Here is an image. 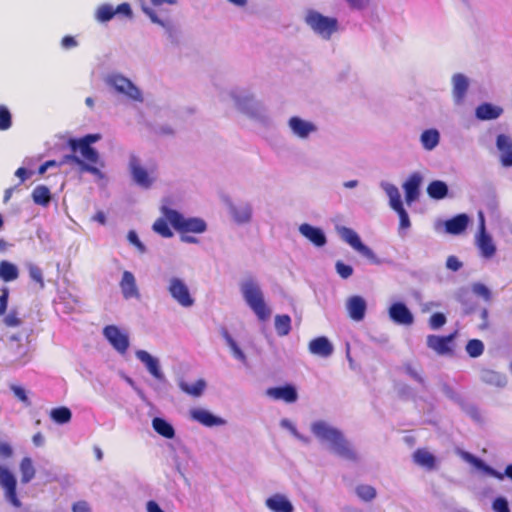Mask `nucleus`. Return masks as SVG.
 I'll return each mask as SVG.
<instances>
[{
	"label": "nucleus",
	"instance_id": "nucleus-1",
	"mask_svg": "<svg viewBox=\"0 0 512 512\" xmlns=\"http://www.w3.org/2000/svg\"><path fill=\"white\" fill-rule=\"evenodd\" d=\"M312 434L333 454L348 460L356 461L357 453L343 433L325 420H316L310 426Z\"/></svg>",
	"mask_w": 512,
	"mask_h": 512
},
{
	"label": "nucleus",
	"instance_id": "nucleus-2",
	"mask_svg": "<svg viewBox=\"0 0 512 512\" xmlns=\"http://www.w3.org/2000/svg\"><path fill=\"white\" fill-rule=\"evenodd\" d=\"M240 294L245 304L260 321H266L271 316V309L266 303L264 292L257 279L246 277L239 283Z\"/></svg>",
	"mask_w": 512,
	"mask_h": 512
},
{
	"label": "nucleus",
	"instance_id": "nucleus-3",
	"mask_svg": "<svg viewBox=\"0 0 512 512\" xmlns=\"http://www.w3.org/2000/svg\"><path fill=\"white\" fill-rule=\"evenodd\" d=\"M152 6L143 4L141 9L143 13L150 19V21L162 28L164 35L170 42H175L179 36V29L177 24L171 17L168 9L159 8L164 4L176 5L177 0H150Z\"/></svg>",
	"mask_w": 512,
	"mask_h": 512
},
{
	"label": "nucleus",
	"instance_id": "nucleus-4",
	"mask_svg": "<svg viewBox=\"0 0 512 512\" xmlns=\"http://www.w3.org/2000/svg\"><path fill=\"white\" fill-rule=\"evenodd\" d=\"M305 25L323 40H330L338 31V20L335 17L326 16L316 9L308 8L304 12Z\"/></svg>",
	"mask_w": 512,
	"mask_h": 512
},
{
	"label": "nucleus",
	"instance_id": "nucleus-5",
	"mask_svg": "<svg viewBox=\"0 0 512 512\" xmlns=\"http://www.w3.org/2000/svg\"><path fill=\"white\" fill-rule=\"evenodd\" d=\"M221 99L231 102L238 111L251 117L256 116L261 108L254 94L242 87H232L224 91L221 94Z\"/></svg>",
	"mask_w": 512,
	"mask_h": 512
},
{
	"label": "nucleus",
	"instance_id": "nucleus-6",
	"mask_svg": "<svg viewBox=\"0 0 512 512\" xmlns=\"http://www.w3.org/2000/svg\"><path fill=\"white\" fill-rule=\"evenodd\" d=\"M128 169L131 179L141 189L148 190L158 180V168L155 163H143L137 156L129 158Z\"/></svg>",
	"mask_w": 512,
	"mask_h": 512
},
{
	"label": "nucleus",
	"instance_id": "nucleus-7",
	"mask_svg": "<svg viewBox=\"0 0 512 512\" xmlns=\"http://www.w3.org/2000/svg\"><path fill=\"white\" fill-rule=\"evenodd\" d=\"M104 82L114 92L122 95L127 100L138 103H142L144 101L141 89L121 73L112 72L107 74L104 78Z\"/></svg>",
	"mask_w": 512,
	"mask_h": 512
},
{
	"label": "nucleus",
	"instance_id": "nucleus-8",
	"mask_svg": "<svg viewBox=\"0 0 512 512\" xmlns=\"http://www.w3.org/2000/svg\"><path fill=\"white\" fill-rule=\"evenodd\" d=\"M161 213L166 215L169 223L179 233H204L207 229L205 221L197 217H185L177 210L168 208L167 206L161 207Z\"/></svg>",
	"mask_w": 512,
	"mask_h": 512
},
{
	"label": "nucleus",
	"instance_id": "nucleus-9",
	"mask_svg": "<svg viewBox=\"0 0 512 512\" xmlns=\"http://www.w3.org/2000/svg\"><path fill=\"white\" fill-rule=\"evenodd\" d=\"M100 139V134H88L78 139L71 138L68 141V145L72 152L77 153L78 156L85 161V163H89L90 165H94L96 167H103L104 163L101 161L98 151L91 147L93 143H96Z\"/></svg>",
	"mask_w": 512,
	"mask_h": 512
},
{
	"label": "nucleus",
	"instance_id": "nucleus-10",
	"mask_svg": "<svg viewBox=\"0 0 512 512\" xmlns=\"http://www.w3.org/2000/svg\"><path fill=\"white\" fill-rule=\"evenodd\" d=\"M289 135L298 141L307 142L319 132L317 123L303 118L300 115H292L286 122Z\"/></svg>",
	"mask_w": 512,
	"mask_h": 512
},
{
	"label": "nucleus",
	"instance_id": "nucleus-11",
	"mask_svg": "<svg viewBox=\"0 0 512 512\" xmlns=\"http://www.w3.org/2000/svg\"><path fill=\"white\" fill-rule=\"evenodd\" d=\"M337 232L341 239L350 245L355 251L375 264L380 263L373 250L362 243L359 235L353 229L341 226L337 227Z\"/></svg>",
	"mask_w": 512,
	"mask_h": 512
},
{
	"label": "nucleus",
	"instance_id": "nucleus-12",
	"mask_svg": "<svg viewBox=\"0 0 512 512\" xmlns=\"http://www.w3.org/2000/svg\"><path fill=\"white\" fill-rule=\"evenodd\" d=\"M167 290L170 296L184 308L192 307L195 303L186 282L179 277H171L168 280Z\"/></svg>",
	"mask_w": 512,
	"mask_h": 512
},
{
	"label": "nucleus",
	"instance_id": "nucleus-13",
	"mask_svg": "<svg viewBox=\"0 0 512 512\" xmlns=\"http://www.w3.org/2000/svg\"><path fill=\"white\" fill-rule=\"evenodd\" d=\"M16 486V477L12 471L5 465H0V487L4 491V497L12 506L20 508L22 503L17 497Z\"/></svg>",
	"mask_w": 512,
	"mask_h": 512
},
{
	"label": "nucleus",
	"instance_id": "nucleus-14",
	"mask_svg": "<svg viewBox=\"0 0 512 512\" xmlns=\"http://www.w3.org/2000/svg\"><path fill=\"white\" fill-rule=\"evenodd\" d=\"M103 336L109 344L121 355L129 348V335L126 330L116 325H107L103 328Z\"/></svg>",
	"mask_w": 512,
	"mask_h": 512
},
{
	"label": "nucleus",
	"instance_id": "nucleus-15",
	"mask_svg": "<svg viewBox=\"0 0 512 512\" xmlns=\"http://www.w3.org/2000/svg\"><path fill=\"white\" fill-rule=\"evenodd\" d=\"M115 15H123L132 18L133 12L129 3H122L116 8L108 3L99 5L94 13V18L99 23L109 22Z\"/></svg>",
	"mask_w": 512,
	"mask_h": 512
},
{
	"label": "nucleus",
	"instance_id": "nucleus-16",
	"mask_svg": "<svg viewBox=\"0 0 512 512\" xmlns=\"http://www.w3.org/2000/svg\"><path fill=\"white\" fill-rule=\"evenodd\" d=\"M469 222V216L463 213L458 214L455 217L448 219L446 221L439 220L435 222L434 229L436 232L444 231L446 234L460 235L466 230Z\"/></svg>",
	"mask_w": 512,
	"mask_h": 512
},
{
	"label": "nucleus",
	"instance_id": "nucleus-17",
	"mask_svg": "<svg viewBox=\"0 0 512 512\" xmlns=\"http://www.w3.org/2000/svg\"><path fill=\"white\" fill-rule=\"evenodd\" d=\"M189 416L191 420L209 428L225 426L227 424L224 418L216 416L209 410L201 407L190 409Z\"/></svg>",
	"mask_w": 512,
	"mask_h": 512
},
{
	"label": "nucleus",
	"instance_id": "nucleus-18",
	"mask_svg": "<svg viewBox=\"0 0 512 512\" xmlns=\"http://www.w3.org/2000/svg\"><path fill=\"white\" fill-rule=\"evenodd\" d=\"M136 358L145 366L146 370L151 374L153 378L160 382H165L166 377L161 368L160 360L152 356L145 350H137L135 352Z\"/></svg>",
	"mask_w": 512,
	"mask_h": 512
},
{
	"label": "nucleus",
	"instance_id": "nucleus-19",
	"mask_svg": "<svg viewBox=\"0 0 512 512\" xmlns=\"http://www.w3.org/2000/svg\"><path fill=\"white\" fill-rule=\"evenodd\" d=\"M456 334L448 336L428 335L426 338L427 347L433 350L437 355L445 356L453 353L452 342Z\"/></svg>",
	"mask_w": 512,
	"mask_h": 512
},
{
	"label": "nucleus",
	"instance_id": "nucleus-20",
	"mask_svg": "<svg viewBox=\"0 0 512 512\" xmlns=\"http://www.w3.org/2000/svg\"><path fill=\"white\" fill-rule=\"evenodd\" d=\"M462 457L465 461L469 462L475 468H477L478 470L482 471L483 473H485L489 476L495 477L499 480H503L504 477L506 476L512 480V464H510L506 467L505 472L503 474V473L496 471L492 467L488 466L481 459L475 457L474 455H472L468 452H463Z\"/></svg>",
	"mask_w": 512,
	"mask_h": 512
},
{
	"label": "nucleus",
	"instance_id": "nucleus-21",
	"mask_svg": "<svg viewBox=\"0 0 512 512\" xmlns=\"http://www.w3.org/2000/svg\"><path fill=\"white\" fill-rule=\"evenodd\" d=\"M119 287L124 299L130 300L140 298V291L136 282V278L132 272L125 270L122 273Z\"/></svg>",
	"mask_w": 512,
	"mask_h": 512
},
{
	"label": "nucleus",
	"instance_id": "nucleus-22",
	"mask_svg": "<svg viewBox=\"0 0 512 512\" xmlns=\"http://www.w3.org/2000/svg\"><path fill=\"white\" fill-rule=\"evenodd\" d=\"M345 306L347 313L352 320L360 322L365 318L367 302L362 296L353 295L349 297L346 300Z\"/></svg>",
	"mask_w": 512,
	"mask_h": 512
},
{
	"label": "nucleus",
	"instance_id": "nucleus-23",
	"mask_svg": "<svg viewBox=\"0 0 512 512\" xmlns=\"http://www.w3.org/2000/svg\"><path fill=\"white\" fill-rule=\"evenodd\" d=\"M266 508L271 512H294L295 508L289 497L283 493H275L265 500Z\"/></svg>",
	"mask_w": 512,
	"mask_h": 512
},
{
	"label": "nucleus",
	"instance_id": "nucleus-24",
	"mask_svg": "<svg viewBox=\"0 0 512 512\" xmlns=\"http://www.w3.org/2000/svg\"><path fill=\"white\" fill-rule=\"evenodd\" d=\"M451 82L453 100L455 104L461 105L469 88V79L464 74L456 73L452 76Z\"/></svg>",
	"mask_w": 512,
	"mask_h": 512
},
{
	"label": "nucleus",
	"instance_id": "nucleus-25",
	"mask_svg": "<svg viewBox=\"0 0 512 512\" xmlns=\"http://www.w3.org/2000/svg\"><path fill=\"white\" fill-rule=\"evenodd\" d=\"M299 233L316 247H323L327 243L324 231L308 223H303L299 226Z\"/></svg>",
	"mask_w": 512,
	"mask_h": 512
},
{
	"label": "nucleus",
	"instance_id": "nucleus-26",
	"mask_svg": "<svg viewBox=\"0 0 512 512\" xmlns=\"http://www.w3.org/2000/svg\"><path fill=\"white\" fill-rule=\"evenodd\" d=\"M475 245L479 249L480 256L485 259L492 258L496 253V246L492 237L487 232H477Z\"/></svg>",
	"mask_w": 512,
	"mask_h": 512
},
{
	"label": "nucleus",
	"instance_id": "nucleus-27",
	"mask_svg": "<svg viewBox=\"0 0 512 512\" xmlns=\"http://www.w3.org/2000/svg\"><path fill=\"white\" fill-rule=\"evenodd\" d=\"M389 316L396 324L411 325L414 321L413 314L403 303H394L389 308Z\"/></svg>",
	"mask_w": 512,
	"mask_h": 512
},
{
	"label": "nucleus",
	"instance_id": "nucleus-28",
	"mask_svg": "<svg viewBox=\"0 0 512 512\" xmlns=\"http://www.w3.org/2000/svg\"><path fill=\"white\" fill-rule=\"evenodd\" d=\"M267 395L275 400H282L286 403H294L298 399V393L293 385L273 387L267 390Z\"/></svg>",
	"mask_w": 512,
	"mask_h": 512
},
{
	"label": "nucleus",
	"instance_id": "nucleus-29",
	"mask_svg": "<svg viewBox=\"0 0 512 512\" xmlns=\"http://www.w3.org/2000/svg\"><path fill=\"white\" fill-rule=\"evenodd\" d=\"M422 176L419 172L412 173L403 184L406 202L412 204L419 195V187L422 183Z\"/></svg>",
	"mask_w": 512,
	"mask_h": 512
},
{
	"label": "nucleus",
	"instance_id": "nucleus-30",
	"mask_svg": "<svg viewBox=\"0 0 512 512\" xmlns=\"http://www.w3.org/2000/svg\"><path fill=\"white\" fill-rule=\"evenodd\" d=\"M308 348L311 354L323 358L329 357L334 351L332 343L325 336L317 337L311 340Z\"/></svg>",
	"mask_w": 512,
	"mask_h": 512
},
{
	"label": "nucleus",
	"instance_id": "nucleus-31",
	"mask_svg": "<svg viewBox=\"0 0 512 512\" xmlns=\"http://www.w3.org/2000/svg\"><path fill=\"white\" fill-rule=\"evenodd\" d=\"M252 206L249 203L231 204L229 213L237 224H247L252 218Z\"/></svg>",
	"mask_w": 512,
	"mask_h": 512
},
{
	"label": "nucleus",
	"instance_id": "nucleus-32",
	"mask_svg": "<svg viewBox=\"0 0 512 512\" xmlns=\"http://www.w3.org/2000/svg\"><path fill=\"white\" fill-rule=\"evenodd\" d=\"M61 163L76 164L80 167L81 171L91 173L94 176L98 177L99 179L104 178V174L102 173L99 167L90 165L89 163H85V161L82 160L77 153L73 152L72 154L65 155Z\"/></svg>",
	"mask_w": 512,
	"mask_h": 512
},
{
	"label": "nucleus",
	"instance_id": "nucleus-33",
	"mask_svg": "<svg viewBox=\"0 0 512 512\" xmlns=\"http://www.w3.org/2000/svg\"><path fill=\"white\" fill-rule=\"evenodd\" d=\"M502 113L503 109L500 106L493 105L491 103H483L475 110L476 118L482 121L497 119L502 115Z\"/></svg>",
	"mask_w": 512,
	"mask_h": 512
},
{
	"label": "nucleus",
	"instance_id": "nucleus-34",
	"mask_svg": "<svg viewBox=\"0 0 512 512\" xmlns=\"http://www.w3.org/2000/svg\"><path fill=\"white\" fill-rule=\"evenodd\" d=\"M497 148L501 152V162L504 166H512V140L506 135L497 137Z\"/></svg>",
	"mask_w": 512,
	"mask_h": 512
},
{
	"label": "nucleus",
	"instance_id": "nucleus-35",
	"mask_svg": "<svg viewBox=\"0 0 512 512\" xmlns=\"http://www.w3.org/2000/svg\"><path fill=\"white\" fill-rule=\"evenodd\" d=\"M419 141L424 150L432 151L440 143V132L435 128L426 129L420 134Z\"/></svg>",
	"mask_w": 512,
	"mask_h": 512
},
{
	"label": "nucleus",
	"instance_id": "nucleus-36",
	"mask_svg": "<svg viewBox=\"0 0 512 512\" xmlns=\"http://www.w3.org/2000/svg\"><path fill=\"white\" fill-rule=\"evenodd\" d=\"M414 462L427 469L433 470L436 468V458L435 456L426 449H418L413 454Z\"/></svg>",
	"mask_w": 512,
	"mask_h": 512
},
{
	"label": "nucleus",
	"instance_id": "nucleus-37",
	"mask_svg": "<svg viewBox=\"0 0 512 512\" xmlns=\"http://www.w3.org/2000/svg\"><path fill=\"white\" fill-rule=\"evenodd\" d=\"M178 386L184 393L192 397H200L204 393L207 383L204 379H198L193 383L182 380L178 383Z\"/></svg>",
	"mask_w": 512,
	"mask_h": 512
},
{
	"label": "nucleus",
	"instance_id": "nucleus-38",
	"mask_svg": "<svg viewBox=\"0 0 512 512\" xmlns=\"http://www.w3.org/2000/svg\"><path fill=\"white\" fill-rule=\"evenodd\" d=\"M380 187L389 198V204L392 209H397L402 206L401 195L399 189L392 183L381 181Z\"/></svg>",
	"mask_w": 512,
	"mask_h": 512
},
{
	"label": "nucleus",
	"instance_id": "nucleus-39",
	"mask_svg": "<svg viewBox=\"0 0 512 512\" xmlns=\"http://www.w3.org/2000/svg\"><path fill=\"white\" fill-rule=\"evenodd\" d=\"M152 427L154 431L164 438L172 439L175 436V429L171 423L161 417L152 419Z\"/></svg>",
	"mask_w": 512,
	"mask_h": 512
},
{
	"label": "nucleus",
	"instance_id": "nucleus-40",
	"mask_svg": "<svg viewBox=\"0 0 512 512\" xmlns=\"http://www.w3.org/2000/svg\"><path fill=\"white\" fill-rule=\"evenodd\" d=\"M481 380L486 384L500 388L507 384V377L504 374L489 369L481 372Z\"/></svg>",
	"mask_w": 512,
	"mask_h": 512
},
{
	"label": "nucleus",
	"instance_id": "nucleus-41",
	"mask_svg": "<svg viewBox=\"0 0 512 512\" xmlns=\"http://www.w3.org/2000/svg\"><path fill=\"white\" fill-rule=\"evenodd\" d=\"M32 200L35 204L47 207L51 201V192L45 185H37L31 194Z\"/></svg>",
	"mask_w": 512,
	"mask_h": 512
},
{
	"label": "nucleus",
	"instance_id": "nucleus-42",
	"mask_svg": "<svg viewBox=\"0 0 512 512\" xmlns=\"http://www.w3.org/2000/svg\"><path fill=\"white\" fill-rule=\"evenodd\" d=\"M19 277V269L18 267L7 261L2 260L0 262V279L5 282H12Z\"/></svg>",
	"mask_w": 512,
	"mask_h": 512
},
{
	"label": "nucleus",
	"instance_id": "nucleus-43",
	"mask_svg": "<svg viewBox=\"0 0 512 512\" xmlns=\"http://www.w3.org/2000/svg\"><path fill=\"white\" fill-rule=\"evenodd\" d=\"M19 470L21 473V482L23 484L29 483L35 476V468L30 457H24L19 465Z\"/></svg>",
	"mask_w": 512,
	"mask_h": 512
},
{
	"label": "nucleus",
	"instance_id": "nucleus-44",
	"mask_svg": "<svg viewBox=\"0 0 512 512\" xmlns=\"http://www.w3.org/2000/svg\"><path fill=\"white\" fill-rule=\"evenodd\" d=\"M274 326L278 336H287L291 331V318L289 315H276Z\"/></svg>",
	"mask_w": 512,
	"mask_h": 512
},
{
	"label": "nucleus",
	"instance_id": "nucleus-45",
	"mask_svg": "<svg viewBox=\"0 0 512 512\" xmlns=\"http://www.w3.org/2000/svg\"><path fill=\"white\" fill-rule=\"evenodd\" d=\"M428 195L433 199H443L448 193V187L443 181H433L427 187Z\"/></svg>",
	"mask_w": 512,
	"mask_h": 512
},
{
	"label": "nucleus",
	"instance_id": "nucleus-46",
	"mask_svg": "<svg viewBox=\"0 0 512 512\" xmlns=\"http://www.w3.org/2000/svg\"><path fill=\"white\" fill-rule=\"evenodd\" d=\"M169 219L166 215L162 214V217L158 218L153 226L152 229L155 233L160 235L163 238H171L173 236V232L171 228L168 225Z\"/></svg>",
	"mask_w": 512,
	"mask_h": 512
},
{
	"label": "nucleus",
	"instance_id": "nucleus-47",
	"mask_svg": "<svg viewBox=\"0 0 512 512\" xmlns=\"http://www.w3.org/2000/svg\"><path fill=\"white\" fill-rule=\"evenodd\" d=\"M50 418L57 424H66L70 422L72 413L67 407H58L50 411Z\"/></svg>",
	"mask_w": 512,
	"mask_h": 512
},
{
	"label": "nucleus",
	"instance_id": "nucleus-48",
	"mask_svg": "<svg viewBox=\"0 0 512 512\" xmlns=\"http://www.w3.org/2000/svg\"><path fill=\"white\" fill-rule=\"evenodd\" d=\"M223 337H224V339H225V341H226L227 346L230 348V350H231V352H232L233 356H234L237 360H239V361H241V362L245 363V362H246V359H247V358H246V355H245V354H244V352L240 349V347L238 346V344L236 343V341L232 338V336H231L228 332H224Z\"/></svg>",
	"mask_w": 512,
	"mask_h": 512
},
{
	"label": "nucleus",
	"instance_id": "nucleus-49",
	"mask_svg": "<svg viewBox=\"0 0 512 512\" xmlns=\"http://www.w3.org/2000/svg\"><path fill=\"white\" fill-rule=\"evenodd\" d=\"M355 493L361 500L365 502L372 501L377 495L376 489L368 484L358 485L355 488Z\"/></svg>",
	"mask_w": 512,
	"mask_h": 512
},
{
	"label": "nucleus",
	"instance_id": "nucleus-50",
	"mask_svg": "<svg viewBox=\"0 0 512 512\" xmlns=\"http://www.w3.org/2000/svg\"><path fill=\"white\" fill-rule=\"evenodd\" d=\"M465 350L470 357L477 358L483 354L484 344L481 340L472 339L467 342Z\"/></svg>",
	"mask_w": 512,
	"mask_h": 512
},
{
	"label": "nucleus",
	"instance_id": "nucleus-51",
	"mask_svg": "<svg viewBox=\"0 0 512 512\" xmlns=\"http://www.w3.org/2000/svg\"><path fill=\"white\" fill-rule=\"evenodd\" d=\"M26 267L28 269L30 278L39 284L40 289H43L45 287V282L42 269L34 263H27Z\"/></svg>",
	"mask_w": 512,
	"mask_h": 512
},
{
	"label": "nucleus",
	"instance_id": "nucleus-52",
	"mask_svg": "<svg viewBox=\"0 0 512 512\" xmlns=\"http://www.w3.org/2000/svg\"><path fill=\"white\" fill-rule=\"evenodd\" d=\"M12 126V116L9 109L0 105V131H6Z\"/></svg>",
	"mask_w": 512,
	"mask_h": 512
},
{
	"label": "nucleus",
	"instance_id": "nucleus-53",
	"mask_svg": "<svg viewBox=\"0 0 512 512\" xmlns=\"http://www.w3.org/2000/svg\"><path fill=\"white\" fill-rule=\"evenodd\" d=\"M471 290L475 295L481 297L483 300L487 302L491 300V291L486 285L476 282L471 285Z\"/></svg>",
	"mask_w": 512,
	"mask_h": 512
},
{
	"label": "nucleus",
	"instance_id": "nucleus-54",
	"mask_svg": "<svg viewBox=\"0 0 512 512\" xmlns=\"http://www.w3.org/2000/svg\"><path fill=\"white\" fill-rule=\"evenodd\" d=\"M10 389L14 393L15 397H17L25 406L31 405V401L28 398L27 391L23 387L12 384L10 385Z\"/></svg>",
	"mask_w": 512,
	"mask_h": 512
},
{
	"label": "nucleus",
	"instance_id": "nucleus-55",
	"mask_svg": "<svg viewBox=\"0 0 512 512\" xmlns=\"http://www.w3.org/2000/svg\"><path fill=\"white\" fill-rule=\"evenodd\" d=\"M127 239L130 244L136 247L139 253L144 254L146 252L145 245L140 241L137 233L134 230L128 232Z\"/></svg>",
	"mask_w": 512,
	"mask_h": 512
},
{
	"label": "nucleus",
	"instance_id": "nucleus-56",
	"mask_svg": "<svg viewBox=\"0 0 512 512\" xmlns=\"http://www.w3.org/2000/svg\"><path fill=\"white\" fill-rule=\"evenodd\" d=\"M446 323V316L443 313H434L429 319V326L433 330H437Z\"/></svg>",
	"mask_w": 512,
	"mask_h": 512
},
{
	"label": "nucleus",
	"instance_id": "nucleus-57",
	"mask_svg": "<svg viewBox=\"0 0 512 512\" xmlns=\"http://www.w3.org/2000/svg\"><path fill=\"white\" fill-rule=\"evenodd\" d=\"M335 268L338 275L343 279H347L353 274L352 266L347 265L341 261L336 262Z\"/></svg>",
	"mask_w": 512,
	"mask_h": 512
},
{
	"label": "nucleus",
	"instance_id": "nucleus-58",
	"mask_svg": "<svg viewBox=\"0 0 512 512\" xmlns=\"http://www.w3.org/2000/svg\"><path fill=\"white\" fill-rule=\"evenodd\" d=\"M4 323L8 327H17L20 326L22 321L18 317L16 311H10L5 317H4Z\"/></svg>",
	"mask_w": 512,
	"mask_h": 512
},
{
	"label": "nucleus",
	"instance_id": "nucleus-59",
	"mask_svg": "<svg viewBox=\"0 0 512 512\" xmlns=\"http://www.w3.org/2000/svg\"><path fill=\"white\" fill-rule=\"evenodd\" d=\"M492 509L494 512H510L508 501L503 497H498L493 501Z\"/></svg>",
	"mask_w": 512,
	"mask_h": 512
},
{
	"label": "nucleus",
	"instance_id": "nucleus-60",
	"mask_svg": "<svg viewBox=\"0 0 512 512\" xmlns=\"http://www.w3.org/2000/svg\"><path fill=\"white\" fill-rule=\"evenodd\" d=\"M393 210L396 211L397 214L399 215V218H400V228H402V229L409 228L410 227V219H409L408 213L403 208V205L400 206L399 208L393 209Z\"/></svg>",
	"mask_w": 512,
	"mask_h": 512
},
{
	"label": "nucleus",
	"instance_id": "nucleus-61",
	"mask_svg": "<svg viewBox=\"0 0 512 512\" xmlns=\"http://www.w3.org/2000/svg\"><path fill=\"white\" fill-rule=\"evenodd\" d=\"M349 7L354 10H365L370 4V0H345Z\"/></svg>",
	"mask_w": 512,
	"mask_h": 512
},
{
	"label": "nucleus",
	"instance_id": "nucleus-62",
	"mask_svg": "<svg viewBox=\"0 0 512 512\" xmlns=\"http://www.w3.org/2000/svg\"><path fill=\"white\" fill-rule=\"evenodd\" d=\"M446 267L452 271H458L462 267V263L455 256H449L446 261Z\"/></svg>",
	"mask_w": 512,
	"mask_h": 512
},
{
	"label": "nucleus",
	"instance_id": "nucleus-63",
	"mask_svg": "<svg viewBox=\"0 0 512 512\" xmlns=\"http://www.w3.org/2000/svg\"><path fill=\"white\" fill-rule=\"evenodd\" d=\"M13 455V448L7 442L0 441V456L3 458H9Z\"/></svg>",
	"mask_w": 512,
	"mask_h": 512
},
{
	"label": "nucleus",
	"instance_id": "nucleus-64",
	"mask_svg": "<svg viewBox=\"0 0 512 512\" xmlns=\"http://www.w3.org/2000/svg\"><path fill=\"white\" fill-rule=\"evenodd\" d=\"M73 512H91L89 504L85 501H79L72 507Z\"/></svg>",
	"mask_w": 512,
	"mask_h": 512
}]
</instances>
